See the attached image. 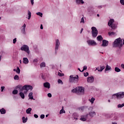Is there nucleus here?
<instances>
[{
    "mask_svg": "<svg viewBox=\"0 0 124 124\" xmlns=\"http://www.w3.org/2000/svg\"><path fill=\"white\" fill-rule=\"evenodd\" d=\"M112 46L113 48H119L121 49L123 47V40L119 37L115 39L114 42L112 43Z\"/></svg>",
    "mask_w": 124,
    "mask_h": 124,
    "instance_id": "1",
    "label": "nucleus"
},
{
    "mask_svg": "<svg viewBox=\"0 0 124 124\" xmlns=\"http://www.w3.org/2000/svg\"><path fill=\"white\" fill-rule=\"evenodd\" d=\"M108 25L111 28L112 30H113L117 29L118 23L115 21L114 19H110L108 22Z\"/></svg>",
    "mask_w": 124,
    "mask_h": 124,
    "instance_id": "2",
    "label": "nucleus"
},
{
    "mask_svg": "<svg viewBox=\"0 0 124 124\" xmlns=\"http://www.w3.org/2000/svg\"><path fill=\"white\" fill-rule=\"evenodd\" d=\"M124 97V92H119L118 93L113 94L112 96V98H114V99H120V98H123Z\"/></svg>",
    "mask_w": 124,
    "mask_h": 124,
    "instance_id": "3",
    "label": "nucleus"
},
{
    "mask_svg": "<svg viewBox=\"0 0 124 124\" xmlns=\"http://www.w3.org/2000/svg\"><path fill=\"white\" fill-rule=\"evenodd\" d=\"M89 111H90L89 112L88 116H90L89 118H91V120H92V118H93L94 116H95L96 115V113H95V111L93 110V107H90L88 108Z\"/></svg>",
    "mask_w": 124,
    "mask_h": 124,
    "instance_id": "4",
    "label": "nucleus"
},
{
    "mask_svg": "<svg viewBox=\"0 0 124 124\" xmlns=\"http://www.w3.org/2000/svg\"><path fill=\"white\" fill-rule=\"evenodd\" d=\"M91 29L92 36L93 38H95L97 36V34H98V31L95 27H92Z\"/></svg>",
    "mask_w": 124,
    "mask_h": 124,
    "instance_id": "5",
    "label": "nucleus"
},
{
    "mask_svg": "<svg viewBox=\"0 0 124 124\" xmlns=\"http://www.w3.org/2000/svg\"><path fill=\"white\" fill-rule=\"evenodd\" d=\"M21 51H24L27 52V55H30V47L27 45H24L20 48Z\"/></svg>",
    "mask_w": 124,
    "mask_h": 124,
    "instance_id": "6",
    "label": "nucleus"
},
{
    "mask_svg": "<svg viewBox=\"0 0 124 124\" xmlns=\"http://www.w3.org/2000/svg\"><path fill=\"white\" fill-rule=\"evenodd\" d=\"M79 77L78 75H77L76 76H74V75L70 76L69 82H70V83H72L73 82H75L76 81H77Z\"/></svg>",
    "mask_w": 124,
    "mask_h": 124,
    "instance_id": "7",
    "label": "nucleus"
},
{
    "mask_svg": "<svg viewBox=\"0 0 124 124\" xmlns=\"http://www.w3.org/2000/svg\"><path fill=\"white\" fill-rule=\"evenodd\" d=\"M23 89H24V90L26 91L24 92V93H27L28 91H29V90H30V91H31L33 88L32 86L31 85H24V86H23Z\"/></svg>",
    "mask_w": 124,
    "mask_h": 124,
    "instance_id": "8",
    "label": "nucleus"
},
{
    "mask_svg": "<svg viewBox=\"0 0 124 124\" xmlns=\"http://www.w3.org/2000/svg\"><path fill=\"white\" fill-rule=\"evenodd\" d=\"M80 121H82V122H90L91 121V117L89 116V115L87 114L85 116V117H81L80 119Z\"/></svg>",
    "mask_w": 124,
    "mask_h": 124,
    "instance_id": "9",
    "label": "nucleus"
},
{
    "mask_svg": "<svg viewBox=\"0 0 124 124\" xmlns=\"http://www.w3.org/2000/svg\"><path fill=\"white\" fill-rule=\"evenodd\" d=\"M61 45V43H60V41L59 39L55 40V53L57 54V51L59 50V46Z\"/></svg>",
    "mask_w": 124,
    "mask_h": 124,
    "instance_id": "10",
    "label": "nucleus"
},
{
    "mask_svg": "<svg viewBox=\"0 0 124 124\" xmlns=\"http://www.w3.org/2000/svg\"><path fill=\"white\" fill-rule=\"evenodd\" d=\"M88 45L91 46H96V42L93 40H88L87 41Z\"/></svg>",
    "mask_w": 124,
    "mask_h": 124,
    "instance_id": "11",
    "label": "nucleus"
},
{
    "mask_svg": "<svg viewBox=\"0 0 124 124\" xmlns=\"http://www.w3.org/2000/svg\"><path fill=\"white\" fill-rule=\"evenodd\" d=\"M26 24L24 23L20 28L21 32L24 35H26V34H27V32H26Z\"/></svg>",
    "mask_w": 124,
    "mask_h": 124,
    "instance_id": "12",
    "label": "nucleus"
},
{
    "mask_svg": "<svg viewBox=\"0 0 124 124\" xmlns=\"http://www.w3.org/2000/svg\"><path fill=\"white\" fill-rule=\"evenodd\" d=\"M78 90V93H80V94H84V88L82 87L81 86H78L77 88Z\"/></svg>",
    "mask_w": 124,
    "mask_h": 124,
    "instance_id": "13",
    "label": "nucleus"
},
{
    "mask_svg": "<svg viewBox=\"0 0 124 124\" xmlns=\"http://www.w3.org/2000/svg\"><path fill=\"white\" fill-rule=\"evenodd\" d=\"M109 44V42L106 40H103L102 44L101 45L102 47H107Z\"/></svg>",
    "mask_w": 124,
    "mask_h": 124,
    "instance_id": "14",
    "label": "nucleus"
},
{
    "mask_svg": "<svg viewBox=\"0 0 124 124\" xmlns=\"http://www.w3.org/2000/svg\"><path fill=\"white\" fill-rule=\"evenodd\" d=\"M105 68V66H99L96 68V70H98L99 72H101Z\"/></svg>",
    "mask_w": 124,
    "mask_h": 124,
    "instance_id": "15",
    "label": "nucleus"
},
{
    "mask_svg": "<svg viewBox=\"0 0 124 124\" xmlns=\"http://www.w3.org/2000/svg\"><path fill=\"white\" fill-rule=\"evenodd\" d=\"M93 81H94V78L93 77H89L87 78V82H88V83H93Z\"/></svg>",
    "mask_w": 124,
    "mask_h": 124,
    "instance_id": "16",
    "label": "nucleus"
},
{
    "mask_svg": "<svg viewBox=\"0 0 124 124\" xmlns=\"http://www.w3.org/2000/svg\"><path fill=\"white\" fill-rule=\"evenodd\" d=\"M44 87L46 88L47 89H50L51 87V84L49 82H45L44 83Z\"/></svg>",
    "mask_w": 124,
    "mask_h": 124,
    "instance_id": "17",
    "label": "nucleus"
},
{
    "mask_svg": "<svg viewBox=\"0 0 124 124\" xmlns=\"http://www.w3.org/2000/svg\"><path fill=\"white\" fill-rule=\"evenodd\" d=\"M23 63L24 64H28L29 63V59H28V58L25 57L23 58Z\"/></svg>",
    "mask_w": 124,
    "mask_h": 124,
    "instance_id": "18",
    "label": "nucleus"
},
{
    "mask_svg": "<svg viewBox=\"0 0 124 124\" xmlns=\"http://www.w3.org/2000/svg\"><path fill=\"white\" fill-rule=\"evenodd\" d=\"M76 2L77 4H84L85 3L83 0H76Z\"/></svg>",
    "mask_w": 124,
    "mask_h": 124,
    "instance_id": "19",
    "label": "nucleus"
},
{
    "mask_svg": "<svg viewBox=\"0 0 124 124\" xmlns=\"http://www.w3.org/2000/svg\"><path fill=\"white\" fill-rule=\"evenodd\" d=\"M16 89H19L20 90V92H23V91H24V89L23 88V86H22L21 85H17L16 87Z\"/></svg>",
    "mask_w": 124,
    "mask_h": 124,
    "instance_id": "20",
    "label": "nucleus"
},
{
    "mask_svg": "<svg viewBox=\"0 0 124 124\" xmlns=\"http://www.w3.org/2000/svg\"><path fill=\"white\" fill-rule=\"evenodd\" d=\"M110 118L111 120H113V121L117 120V115H116V114H112L110 116Z\"/></svg>",
    "mask_w": 124,
    "mask_h": 124,
    "instance_id": "21",
    "label": "nucleus"
},
{
    "mask_svg": "<svg viewBox=\"0 0 124 124\" xmlns=\"http://www.w3.org/2000/svg\"><path fill=\"white\" fill-rule=\"evenodd\" d=\"M87 108H88V106H82L79 108V111H84V110H85V109H87Z\"/></svg>",
    "mask_w": 124,
    "mask_h": 124,
    "instance_id": "22",
    "label": "nucleus"
},
{
    "mask_svg": "<svg viewBox=\"0 0 124 124\" xmlns=\"http://www.w3.org/2000/svg\"><path fill=\"white\" fill-rule=\"evenodd\" d=\"M23 91H20L19 93V95L22 98V99H25V94H24L23 93H22Z\"/></svg>",
    "mask_w": 124,
    "mask_h": 124,
    "instance_id": "23",
    "label": "nucleus"
},
{
    "mask_svg": "<svg viewBox=\"0 0 124 124\" xmlns=\"http://www.w3.org/2000/svg\"><path fill=\"white\" fill-rule=\"evenodd\" d=\"M108 34L110 36L113 35V36H115V35H117V33L113 31H109L108 32Z\"/></svg>",
    "mask_w": 124,
    "mask_h": 124,
    "instance_id": "24",
    "label": "nucleus"
},
{
    "mask_svg": "<svg viewBox=\"0 0 124 124\" xmlns=\"http://www.w3.org/2000/svg\"><path fill=\"white\" fill-rule=\"evenodd\" d=\"M33 93L32 92H31L30 93H29L28 96L29 97V99H33V96H32Z\"/></svg>",
    "mask_w": 124,
    "mask_h": 124,
    "instance_id": "25",
    "label": "nucleus"
},
{
    "mask_svg": "<svg viewBox=\"0 0 124 124\" xmlns=\"http://www.w3.org/2000/svg\"><path fill=\"white\" fill-rule=\"evenodd\" d=\"M109 70H111V66L107 64L106 67L105 71H109Z\"/></svg>",
    "mask_w": 124,
    "mask_h": 124,
    "instance_id": "26",
    "label": "nucleus"
},
{
    "mask_svg": "<svg viewBox=\"0 0 124 124\" xmlns=\"http://www.w3.org/2000/svg\"><path fill=\"white\" fill-rule=\"evenodd\" d=\"M95 100V98L93 97H92L91 99H89V101H90V102H91L92 104H93V102H94Z\"/></svg>",
    "mask_w": 124,
    "mask_h": 124,
    "instance_id": "27",
    "label": "nucleus"
},
{
    "mask_svg": "<svg viewBox=\"0 0 124 124\" xmlns=\"http://www.w3.org/2000/svg\"><path fill=\"white\" fill-rule=\"evenodd\" d=\"M0 112L2 114H5V113H6V111L5 110V109H4V108L0 109Z\"/></svg>",
    "mask_w": 124,
    "mask_h": 124,
    "instance_id": "28",
    "label": "nucleus"
},
{
    "mask_svg": "<svg viewBox=\"0 0 124 124\" xmlns=\"http://www.w3.org/2000/svg\"><path fill=\"white\" fill-rule=\"evenodd\" d=\"M28 20H30L31 17V13L30 11H28Z\"/></svg>",
    "mask_w": 124,
    "mask_h": 124,
    "instance_id": "29",
    "label": "nucleus"
},
{
    "mask_svg": "<svg viewBox=\"0 0 124 124\" xmlns=\"http://www.w3.org/2000/svg\"><path fill=\"white\" fill-rule=\"evenodd\" d=\"M102 39H103V38H102V36L101 35H99L97 37V40L98 41H101Z\"/></svg>",
    "mask_w": 124,
    "mask_h": 124,
    "instance_id": "30",
    "label": "nucleus"
},
{
    "mask_svg": "<svg viewBox=\"0 0 124 124\" xmlns=\"http://www.w3.org/2000/svg\"><path fill=\"white\" fill-rule=\"evenodd\" d=\"M45 66H46V63H45V62H42L40 64L41 68H42V67H45Z\"/></svg>",
    "mask_w": 124,
    "mask_h": 124,
    "instance_id": "31",
    "label": "nucleus"
},
{
    "mask_svg": "<svg viewBox=\"0 0 124 124\" xmlns=\"http://www.w3.org/2000/svg\"><path fill=\"white\" fill-rule=\"evenodd\" d=\"M22 121L23 124H25V123H27L28 122V118H25V117H22Z\"/></svg>",
    "mask_w": 124,
    "mask_h": 124,
    "instance_id": "32",
    "label": "nucleus"
},
{
    "mask_svg": "<svg viewBox=\"0 0 124 124\" xmlns=\"http://www.w3.org/2000/svg\"><path fill=\"white\" fill-rule=\"evenodd\" d=\"M31 108H29L26 110V113L27 114H31Z\"/></svg>",
    "mask_w": 124,
    "mask_h": 124,
    "instance_id": "33",
    "label": "nucleus"
},
{
    "mask_svg": "<svg viewBox=\"0 0 124 124\" xmlns=\"http://www.w3.org/2000/svg\"><path fill=\"white\" fill-rule=\"evenodd\" d=\"M72 93H78V90L77 88H75L72 90Z\"/></svg>",
    "mask_w": 124,
    "mask_h": 124,
    "instance_id": "34",
    "label": "nucleus"
},
{
    "mask_svg": "<svg viewBox=\"0 0 124 124\" xmlns=\"http://www.w3.org/2000/svg\"><path fill=\"white\" fill-rule=\"evenodd\" d=\"M115 72H121V69H120L118 67H116L115 68Z\"/></svg>",
    "mask_w": 124,
    "mask_h": 124,
    "instance_id": "35",
    "label": "nucleus"
},
{
    "mask_svg": "<svg viewBox=\"0 0 124 124\" xmlns=\"http://www.w3.org/2000/svg\"><path fill=\"white\" fill-rule=\"evenodd\" d=\"M65 113V110L63 109V107H62V109L60 111V114H63Z\"/></svg>",
    "mask_w": 124,
    "mask_h": 124,
    "instance_id": "36",
    "label": "nucleus"
},
{
    "mask_svg": "<svg viewBox=\"0 0 124 124\" xmlns=\"http://www.w3.org/2000/svg\"><path fill=\"white\" fill-rule=\"evenodd\" d=\"M36 15L40 16V17H42L43 16V14L41 12H38L36 13Z\"/></svg>",
    "mask_w": 124,
    "mask_h": 124,
    "instance_id": "37",
    "label": "nucleus"
},
{
    "mask_svg": "<svg viewBox=\"0 0 124 124\" xmlns=\"http://www.w3.org/2000/svg\"><path fill=\"white\" fill-rule=\"evenodd\" d=\"M17 93H18V90H14L13 91V94H17Z\"/></svg>",
    "mask_w": 124,
    "mask_h": 124,
    "instance_id": "38",
    "label": "nucleus"
},
{
    "mask_svg": "<svg viewBox=\"0 0 124 124\" xmlns=\"http://www.w3.org/2000/svg\"><path fill=\"white\" fill-rule=\"evenodd\" d=\"M124 103L122 104H119L118 105V108H123V107H124Z\"/></svg>",
    "mask_w": 124,
    "mask_h": 124,
    "instance_id": "39",
    "label": "nucleus"
},
{
    "mask_svg": "<svg viewBox=\"0 0 124 124\" xmlns=\"http://www.w3.org/2000/svg\"><path fill=\"white\" fill-rule=\"evenodd\" d=\"M16 72L17 73V74H20V71L19 67H17Z\"/></svg>",
    "mask_w": 124,
    "mask_h": 124,
    "instance_id": "40",
    "label": "nucleus"
},
{
    "mask_svg": "<svg viewBox=\"0 0 124 124\" xmlns=\"http://www.w3.org/2000/svg\"><path fill=\"white\" fill-rule=\"evenodd\" d=\"M58 84H61L62 85L63 84V82H62V80H61L60 79H58Z\"/></svg>",
    "mask_w": 124,
    "mask_h": 124,
    "instance_id": "41",
    "label": "nucleus"
},
{
    "mask_svg": "<svg viewBox=\"0 0 124 124\" xmlns=\"http://www.w3.org/2000/svg\"><path fill=\"white\" fill-rule=\"evenodd\" d=\"M19 76L16 75L15 77H14V79L15 80H19Z\"/></svg>",
    "mask_w": 124,
    "mask_h": 124,
    "instance_id": "42",
    "label": "nucleus"
},
{
    "mask_svg": "<svg viewBox=\"0 0 124 124\" xmlns=\"http://www.w3.org/2000/svg\"><path fill=\"white\" fill-rule=\"evenodd\" d=\"M80 23H83V24L85 23V20L84 19V17H82L81 19V21H80Z\"/></svg>",
    "mask_w": 124,
    "mask_h": 124,
    "instance_id": "43",
    "label": "nucleus"
},
{
    "mask_svg": "<svg viewBox=\"0 0 124 124\" xmlns=\"http://www.w3.org/2000/svg\"><path fill=\"white\" fill-rule=\"evenodd\" d=\"M85 70H87V66L86 65L83 66V69L82 70L81 72H83V71Z\"/></svg>",
    "mask_w": 124,
    "mask_h": 124,
    "instance_id": "44",
    "label": "nucleus"
},
{
    "mask_svg": "<svg viewBox=\"0 0 124 124\" xmlns=\"http://www.w3.org/2000/svg\"><path fill=\"white\" fill-rule=\"evenodd\" d=\"M4 89H5V87H4V86L1 87V93H2V92H3Z\"/></svg>",
    "mask_w": 124,
    "mask_h": 124,
    "instance_id": "45",
    "label": "nucleus"
},
{
    "mask_svg": "<svg viewBox=\"0 0 124 124\" xmlns=\"http://www.w3.org/2000/svg\"><path fill=\"white\" fill-rule=\"evenodd\" d=\"M44 118H45V115L41 114L40 116V118L42 119H44Z\"/></svg>",
    "mask_w": 124,
    "mask_h": 124,
    "instance_id": "46",
    "label": "nucleus"
},
{
    "mask_svg": "<svg viewBox=\"0 0 124 124\" xmlns=\"http://www.w3.org/2000/svg\"><path fill=\"white\" fill-rule=\"evenodd\" d=\"M88 76H89V73L86 72L84 73V76H85V77H87Z\"/></svg>",
    "mask_w": 124,
    "mask_h": 124,
    "instance_id": "47",
    "label": "nucleus"
},
{
    "mask_svg": "<svg viewBox=\"0 0 124 124\" xmlns=\"http://www.w3.org/2000/svg\"><path fill=\"white\" fill-rule=\"evenodd\" d=\"M58 75L59 76H60L61 77L63 76V75H64L63 74H62L60 72H58Z\"/></svg>",
    "mask_w": 124,
    "mask_h": 124,
    "instance_id": "48",
    "label": "nucleus"
},
{
    "mask_svg": "<svg viewBox=\"0 0 124 124\" xmlns=\"http://www.w3.org/2000/svg\"><path fill=\"white\" fill-rule=\"evenodd\" d=\"M120 3H121L122 5H124V0H120Z\"/></svg>",
    "mask_w": 124,
    "mask_h": 124,
    "instance_id": "49",
    "label": "nucleus"
},
{
    "mask_svg": "<svg viewBox=\"0 0 124 124\" xmlns=\"http://www.w3.org/2000/svg\"><path fill=\"white\" fill-rule=\"evenodd\" d=\"M16 41H17V39L16 38L14 39H13V43H14V44H15V43H16Z\"/></svg>",
    "mask_w": 124,
    "mask_h": 124,
    "instance_id": "50",
    "label": "nucleus"
},
{
    "mask_svg": "<svg viewBox=\"0 0 124 124\" xmlns=\"http://www.w3.org/2000/svg\"><path fill=\"white\" fill-rule=\"evenodd\" d=\"M33 62H38V59H35L33 61Z\"/></svg>",
    "mask_w": 124,
    "mask_h": 124,
    "instance_id": "51",
    "label": "nucleus"
},
{
    "mask_svg": "<svg viewBox=\"0 0 124 124\" xmlns=\"http://www.w3.org/2000/svg\"><path fill=\"white\" fill-rule=\"evenodd\" d=\"M47 96H48V97H52V94H51V93H48L47 94Z\"/></svg>",
    "mask_w": 124,
    "mask_h": 124,
    "instance_id": "52",
    "label": "nucleus"
},
{
    "mask_svg": "<svg viewBox=\"0 0 124 124\" xmlns=\"http://www.w3.org/2000/svg\"><path fill=\"white\" fill-rule=\"evenodd\" d=\"M34 0H31V2L32 5H33L34 2H33Z\"/></svg>",
    "mask_w": 124,
    "mask_h": 124,
    "instance_id": "53",
    "label": "nucleus"
},
{
    "mask_svg": "<svg viewBox=\"0 0 124 124\" xmlns=\"http://www.w3.org/2000/svg\"><path fill=\"white\" fill-rule=\"evenodd\" d=\"M34 118H35L36 119H37V118H38V115L37 114H34Z\"/></svg>",
    "mask_w": 124,
    "mask_h": 124,
    "instance_id": "54",
    "label": "nucleus"
},
{
    "mask_svg": "<svg viewBox=\"0 0 124 124\" xmlns=\"http://www.w3.org/2000/svg\"><path fill=\"white\" fill-rule=\"evenodd\" d=\"M73 116H76V117H78V114L76 113H75L73 114Z\"/></svg>",
    "mask_w": 124,
    "mask_h": 124,
    "instance_id": "55",
    "label": "nucleus"
},
{
    "mask_svg": "<svg viewBox=\"0 0 124 124\" xmlns=\"http://www.w3.org/2000/svg\"><path fill=\"white\" fill-rule=\"evenodd\" d=\"M121 66L122 68H123V69H124V64H121Z\"/></svg>",
    "mask_w": 124,
    "mask_h": 124,
    "instance_id": "56",
    "label": "nucleus"
},
{
    "mask_svg": "<svg viewBox=\"0 0 124 124\" xmlns=\"http://www.w3.org/2000/svg\"><path fill=\"white\" fill-rule=\"evenodd\" d=\"M40 29L41 30H43V26L42 25V24H41L40 26Z\"/></svg>",
    "mask_w": 124,
    "mask_h": 124,
    "instance_id": "57",
    "label": "nucleus"
},
{
    "mask_svg": "<svg viewBox=\"0 0 124 124\" xmlns=\"http://www.w3.org/2000/svg\"><path fill=\"white\" fill-rule=\"evenodd\" d=\"M83 31H84V29L82 28L80 31V33H82V32H83Z\"/></svg>",
    "mask_w": 124,
    "mask_h": 124,
    "instance_id": "58",
    "label": "nucleus"
},
{
    "mask_svg": "<svg viewBox=\"0 0 124 124\" xmlns=\"http://www.w3.org/2000/svg\"><path fill=\"white\" fill-rule=\"evenodd\" d=\"M74 120H75V121H77V120H78V119L76 117L74 118Z\"/></svg>",
    "mask_w": 124,
    "mask_h": 124,
    "instance_id": "59",
    "label": "nucleus"
},
{
    "mask_svg": "<svg viewBox=\"0 0 124 124\" xmlns=\"http://www.w3.org/2000/svg\"><path fill=\"white\" fill-rule=\"evenodd\" d=\"M98 8H102V6H99Z\"/></svg>",
    "mask_w": 124,
    "mask_h": 124,
    "instance_id": "60",
    "label": "nucleus"
},
{
    "mask_svg": "<svg viewBox=\"0 0 124 124\" xmlns=\"http://www.w3.org/2000/svg\"><path fill=\"white\" fill-rule=\"evenodd\" d=\"M112 124H117V123L116 122H112Z\"/></svg>",
    "mask_w": 124,
    "mask_h": 124,
    "instance_id": "61",
    "label": "nucleus"
},
{
    "mask_svg": "<svg viewBox=\"0 0 124 124\" xmlns=\"http://www.w3.org/2000/svg\"><path fill=\"white\" fill-rule=\"evenodd\" d=\"M78 70H79L80 72H81L82 71H81V70L80 69V68H78Z\"/></svg>",
    "mask_w": 124,
    "mask_h": 124,
    "instance_id": "62",
    "label": "nucleus"
},
{
    "mask_svg": "<svg viewBox=\"0 0 124 124\" xmlns=\"http://www.w3.org/2000/svg\"><path fill=\"white\" fill-rule=\"evenodd\" d=\"M16 69H14V71H16Z\"/></svg>",
    "mask_w": 124,
    "mask_h": 124,
    "instance_id": "63",
    "label": "nucleus"
},
{
    "mask_svg": "<svg viewBox=\"0 0 124 124\" xmlns=\"http://www.w3.org/2000/svg\"><path fill=\"white\" fill-rule=\"evenodd\" d=\"M124 45V39L123 40V45Z\"/></svg>",
    "mask_w": 124,
    "mask_h": 124,
    "instance_id": "64",
    "label": "nucleus"
}]
</instances>
